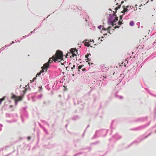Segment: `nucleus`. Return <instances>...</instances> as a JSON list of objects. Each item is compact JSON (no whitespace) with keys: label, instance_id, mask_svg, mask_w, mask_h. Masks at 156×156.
I'll return each mask as SVG.
<instances>
[{"label":"nucleus","instance_id":"nucleus-1","mask_svg":"<svg viewBox=\"0 0 156 156\" xmlns=\"http://www.w3.org/2000/svg\"><path fill=\"white\" fill-rule=\"evenodd\" d=\"M63 55L62 51L59 50L56 51L55 55L52 57V59L53 61L56 62V61H59V60L63 59Z\"/></svg>","mask_w":156,"mask_h":156},{"label":"nucleus","instance_id":"nucleus-2","mask_svg":"<svg viewBox=\"0 0 156 156\" xmlns=\"http://www.w3.org/2000/svg\"><path fill=\"white\" fill-rule=\"evenodd\" d=\"M23 97V96H17L14 94H12L11 96V98L14 100L15 103L16 104L17 102L21 101Z\"/></svg>","mask_w":156,"mask_h":156},{"label":"nucleus","instance_id":"nucleus-3","mask_svg":"<svg viewBox=\"0 0 156 156\" xmlns=\"http://www.w3.org/2000/svg\"><path fill=\"white\" fill-rule=\"evenodd\" d=\"M70 51V52L69 53V54L70 58L72 56L73 57L76 55V54H77V50L76 49L74 48H71Z\"/></svg>","mask_w":156,"mask_h":156},{"label":"nucleus","instance_id":"nucleus-4","mask_svg":"<svg viewBox=\"0 0 156 156\" xmlns=\"http://www.w3.org/2000/svg\"><path fill=\"white\" fill-rule=\"evenodd\" d=\"M53 60L52 59V58H50L48 62L44 64L43 66V69H44V68H46L45 71H47V69L49 67V64L52 62Z\"/></svg>","mask_w":156,"mask_h":156},{"label":"nucleus","instance_id":"nucleus-5","mask_svg":"<svg viewBox=\"0 0 156 156\" xmlns=\"http://www.w3.org/2000/svg\"><path fill=\"white\" fill-rule=\"evenodd\" d=\"M43 66H42L41 67V69H42L41 70V71L39 73H38L36 75V76H37V75L39 76L41 74V73H43V72H44V70L45 69L46 70V68H44V69H43Z\"/></svg>","mask_w":156,"mask_h":156},{"label":"nucleus","instance_id":"nucleus-6","mask_svg":"<svg viewBox=\"0 0 156 156\" xmlns=\"http://www.w3.org/2000/svg\"><path fill=\"white\" fill-rule=\"evenodd\" d=\"M111 28V27L110 26L108 27L107 29L105 28H102V30H107V33H108L109 34H110V31L109 30V29Z\"/></svg>","mask_w":156,"mask_h":156},{"label":"nucleus","instance_id":"nucleus-7","mask_svg":"<svg viewBox=\"0 0 156 156\" xmlns=\"http://www.w3.org/2000/svg\"><path fill=\"white\" fill-rule=\"evenodd\" d=\"M123 10L121 12H122L124 13L128 11V9L127 8H125V6H123Z\"/></svg>","mask_w":156,"mask_h":156},{"label":"nucleus","instance_id":"nucleus-8","mask_svg":"<svg viewBox=\"0 0 156 156\" xmlns=\"http://www.w3.org/2000/svg\"><path fill=\"white\" fill-rule=\"evenodd\" d=\"M64 60H63V59H60V60H59V61H57V62H60L62 65H64ZM65 62L66 63V62Z\"/></svg>","mask_w":156,"mask_h":156},{"label":"nucleus","instance_id":"nucleus-9","mask_svg":"<svg viewBox=\"0 0 156 156\" xmlns=\"http://www.w3.org/2000/svg\"><path fill=\"white\" fill-rule=\"evenodd\" d=\"M129 24L130 26H133L134 25V22L133 21H131L130 22Z\"/></svg>","mask_w":156,"mask_h":156},{"label":"nucleus","instance_id":"nucleus-10","mask_svg":"<svg viewBox=\"0 0 156 156\" xmlns=\"http://www.w3.org/2000/svg\"><path fill=\"white\" fill-rule=\"evenodd\" d=\"M84 44L86 46L89 47L90 45V44L89 43V42H86L85 43H84Z\"/></svg>","mask_w":156,"mask_h":156},{"label":"nucleus","instance_id":"nucleus-11","mask_svg":"<svg viewBox=\"0 0 156 156\" xmlns=\"http://www.w3.org/2000/svg\"><path fill=\"white\" fill-rule=\"evenodd\" d=\"M115 21H113L112 22V26H114L115 25H116V24H115Z\"/></svg>","mask_w":156,"mask_h":156},{"label":"nucleus","instance_id":"nucleus-12","mask_svg":"<svg viewBox=\"0 0 156 156\" xmlns=\"http://www.w3.org/2000/svg\"><path fill=\"white\" fill-rule=\"evenodd\" d=\"M121 5H119L117 7L115 8V9L116 11L118 9H119L121 6Z\"/></svg>","mask_w":156,"mask_h":156},{"label":"nucleus","instance_id":"nucleus-13","mask_svg":"<svg viewBox=\"0 0 156 156\" xmlns=\"http://www.w3.org/2000/svg\"><path fill=\"white\" fill-rule=\"evenodd\" d=\"M122 20H119V22H118V25H121L122 24Z\"/></svg>","mask_w":156,"mask_h":156},{"label":"nucleus","instance_id":"nucleus-14","mask_svg":"<svg viewBox=\"0 0 156 156\" xmlns=\"http://www.w3.org/2000/svg\"><path fill=\"white\" fill-rule=\"evenodd\" d=\"M118 20V17H116L115 18V19L113 21H115V22H116Z\"/></svg>","mask_w":156,"mask_h":156},{"label":"nucleus","instance_id":"nucleus-15","mask_svg":"<svg viewBox=\"0 0 156 156\" xmlns=\"http://www.w3.org/2000/svg\"><path fill=\"white\" fill-rule=\"evenodd\" d=\"M5 99V97H3L1 98H0V101H1V102H2V101H4Z\"/></svg>","mask_w":156,"mask_h":156},{"label":"nucleus","instance_id":"nucleus-16","mask_svg":"<svg viewBox=\"0 0 156 156\" xmlns=\"http://www.w3.org/2000/svg\"><path fill=\"white\" fill-rule=\"evenodd\" d=\"M103 28V26H102L101 25H100L98 27V28L99 29H101V28Z\"/></svg>","mask_w":156,"mask_h":156},{"label":"nucleus","instance_id":"nucleus-17","mask_svg":"<svg viewBox=\"0 0 156 156\" xmlns=\"http://www.w3.org/2000/svg\"><path fill=\"white\" fill-rule=\"evenodd\" d=\"M83 66L82 65H81V66H79L78 67V69H79V70L80 69L82 68V67H83Z\"/></svg>","mask_w":156,"mask_h":156},{"label":"nucleus","instance_id":"nucleus-18","mask_svg":"<svg viewBox=\"0 0 156 156\" xmlns=\"http://www.w3.org/2000/svg\"><path fill=\"white\" fill-rule=\"evenodd\" d=\"M122 16H120V19L119 20H122Z\"/></svg>","mask_w":156,"mask_h":156},{"label":"nucleus","instance_id":"nucleus-19","mask_svg":"<svg viewBox=\"0 0 156 156\" xmlns=\"http://www.w3.org/2000/svg\"><path fill=\"white\" fill-rule=\"evenodd\" d=\"M119 27H118V26H115V27H114V28H115V29H116V28H119Z\"/></svg>","mask_w":156,"mask_h":156},{"label":"nucleus","instance_id":"nucleus-20","mask_svg":"<svg viewBox=\"0 0 156 156\" xmlns=\"http://www.w3.org/2000/svg\"><path fill=\"white\" fill-rule=\"evenodd\" d=\"M88 57V55H86L85 56V57L86 58H87Z\"/></svg>","mask_w":156,"mask_h":156},{"label":"nucleus","instance_id":"nucleus-21","mask_svg":"<svg viewBox=\"0 0 156 156\" xmlns=\"http://www.w3.org/2000/svg\"><path fill=\"white\" fill-rule=\"evenodd\" d=\"M31 138V137L30 136H28L27 137V139L28 140H30Z\"/></svg>","mask_w":156,"mask_h":156},{"label":"nucleus","instance_id":"nucleus-22","mask_svg":"<svg viewBox=\"0 0 156 156\" xmlns=\"http://www.w3.org/2000/svg\"><path fill=\"white\" fill-rule=\"evenodd\" d=\"M69 53H67L66 54V58H67V56L69 55Z\"/></svg>","mask_w":156,"mask_h":156},{"label":"nucleus","instance_id":"nucleus-23","mask_svg":"<svg viewBox=\"0 0 156 156\" xmlns=\"http://www.w3.org/2000/svg\"><path fill=\"white\" fill-rule=\"evenodd\" d=\"M75 65H73V67H72L71 68V69H72L74 68H75Z\"/></svg>","mask_w":156,"mask_h":156},{"label":"nucleus","instance_id":"nucleus-24","mask_svg":"<svg viewBox=\"0 0 156 156\" xmlns=\"http://www.w3.org/2000/svg\"><path fill=\"white\" fill-rule=\"evenodd\" d=\"M126 8H127L129 7V6L128 5H127L125 7Z\"/></svg>","mask_w":156,"mask_h":156},{"label":"nucleus","instance_id":"nucleus-25","mask_svg":"<svg viewBox=\"0 0 156 156\" xmlns=\"http://www.w3.org/2000/svg\"><path fill=\"white\" fill-rule=\"evenodd\" d=\"M123 3V1H122L121 2V4H122Z\"/></svg>","mask_w":156,"mask_h":156},{"label":"nucleus","instance_id":"nucleus-26","mask_svg":"<svg viewBox=\"0 0 156 156\" xmlns=\"http://www.w3.org/2000/svg\"><path fill=\"white\" fill-rule=\"evenodd\" d=\"M87 60H88L89 61V58H87Z\"/></svg>","mask_w":156,"mask_h":156},{"label":"nucleus","instance_id":"nucleus-27","mask_svg":"<svg viewBox=\"0 0 156 156\" xmlns=\"http://www.w3.org/2000/svg\"><path fill=\"white\" fill-rule=\"evenodd\" d=\"M109 10L110 11H111V9H109Z\"/></svg>","mask_w":156,"mask_h":156},{"label":"nucleus","instance_id":"nucleus-28","mask_svg":"<svg viewBox=\"0 0 156 156\" xmlns=\"http://www.w3.org/2000/svg\"><path fill=\"white\" fill-rule=\"evenodd\" d=\"M1 101H0V105L1 104Z\"/></svg>","mask_w":156,"mask_h":156},{"label":"nucleus","instance_id":"nucleus-29","mask_svg":"<svg viewBox=\"0 0 156 156\" xmlns=\"http://www.w3.org/2000/svg\"><path fill=\"white\" fill-rule=\"evenodd\" d=\"M118 3H116V5H118Z\"/></svg>","mask_w":156,"mask_h":156},{"label":"nucleus","instance_id":"nucleus-30","mask_svg":"<svg viewBox=\"0 0 156 156\" xmlns=\"http://www.w3.org/2000/svg\"><path fill=\"white\" fill-rule=\"evenodd\" d=\"M10 107H12V106H11H11H10Z\"/></svg>","mask_w":156,"mask_h":156},{"label":"nucleus","instance_id":"nucleus-31","mask_svg":"<svg viewBox=\"0 0 156 156\" xmlns=\"http://www.w3.org/2000/svg\"><path fill=\"white\" fill-rule=\"evenodd\" d=\"M114 14H115V12H114Z\"/></svg>","mask_w":156,"mask_h":156}]
</instances>
